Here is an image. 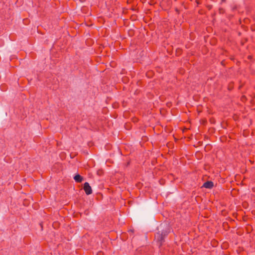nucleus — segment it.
I'll return each mask as SVG.
<instances>
[{"instance_id":"nucleus-2","label":"nucleus","mask_w":255,"mask_h":255,"mask_svg":"<svg viewBox=\"0 0 255 255\" xmlns=\"http://www.w3.org/2000/svg\"><path fill=\"white\" fill-rule=\"evenodd\" d=\"M83 189L87 195L91 194L92 193V190L91 187L88 182H85L84 184Z\"/></svg>"},{"instance_id":"nucleus-4","label":"nucleus","mask_w":255,"mask_h":255,"mask_svg":"<svg viewBox=\"0 0 255 255\" xmlns=\"http://www.w3.org/2000/svg\"><path fill=\"white\" fill-rule=\"evenodd\" d=\"M74 179L77 183H81L83 180V178L80 174H77L74 177Z\"/></svg>"},{"instance_id":"nucleus-9","label":"nucleus","mask_w":255,"mask_h":255,"mask_svg":"<svg viewBox=\"0 0 255 255\" xmlns=\"http://www.w3.org/2000/svg\"><path fill=\"white\" fill-rule=\"evenodd\" d=\"M128 0V1H129L130 0Z\"/></svg>"},{"instance_id":"nucleus-3","label":"nucleus","mask_w":255,"mask_h":255,"mask_svg":"<svg viewBox=\"0 0 255 255\" xmlns=\"http://www.w3.org/2000/svg\"><path fill=\"white\" fill-rule=\"evenodd\" d=\"M214 186V183L212 181H208L207 182H205L203 185V187H205L206 188L208 189H211Z\"/></svg>"},{"instance_id":"nucleus-1","label":"nucleus","mask_w":255,"mask_h":255,"mask_svg":"<svg viewBox=\"0 0 255 255\" xmlns=\"http://www.w3.org/2000/svg\"><path fill=\"white\" fill-rule=\"evenodd\" d=\"M166 235L163 232H162L161 233L158 232L155 235V238L157 240V242L158 243L159 246L162 245V243L164 242V238Z\"/></svg>"},{"instance_id":"nucleus-8","label":"nucleus","mask_w":255,"mask_h":255,"mask_svg":"<svg viewBox=\"0 0 255 255\" xmlns=\"http://www.w3.org/2000/svg\"><path fill=\"white\" fill-rule=\"evenodd\" d=\"M134 16H132L131 17H130V19H132V20H134Z\"/></svg>"},{"instance_id":"nucleus-7","label":"nucleus","mask_w":255,"mask_h":255,"mask_svg":"<svg viewBox=\"0 0 255 255\" xmlns=\"http://www.w3.org/2000/svg\"><path fill=\"white\" fill-rule=\"evenodd\" d=\"M123 107H126V102L124 101L123 103Z\"/></svg>"},{"instance_id":"nucleus-6","label":"nucleus","mask_w":255,"mask_h":255,"mask_svg":"<svg viewBox=\"0 0 255 255\" xmlns=\"http://www.w3.org/2000/svg\"><path fill=\"white\" fill-rule=\"evenodd\" d=\"M132 33V32L131 31L128 30V36H131Z\"/></svg>"},{"instance_id":"nucleus-5","label":"nucleus","mask_w":255,"mask_h":255,"mask_svg":"<svg viewBox=\"0 0 255 255\" xmlns=\"http://www.w3.org/2000/svg\"><path fill=\"white\" fill-rule=\"evenodd\" d=\"M134 232V230L133 229H130V230H128V234L129 233L130 234H132Z\"/></svg>"}]
</instances>
